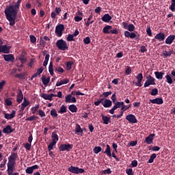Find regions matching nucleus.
Masks as SVG:
<instances>
[{
	"label": "nucleus",
	"instance_id": "obj_1",
	"mask_svg": "<svg viewBox=\"0 0 175 175\" xmlns=\"http://www.w3.org/2000/svg\"><path fill=\"white\" fill-rule=\"evenodd\" d=\"M5 17L8 21H10V27H13L16 24V18L17 17V14L18 13V10L14 8L13 5H8L4 11Z\"/></svg>",
	"mask_w": 175,
	"mask_h": 175
},
{
	"label": "nucleus",
	"instance_id": "obj_2",
	"mask_svg": "<svg viewBox=\"0 0 175 175\" xmlns=\"http://www.w3.org/2000/svg\"><path fill=\"white\" fill-rule=\"evenodd\" d=\"M56 46L59 50H62V51H65V50H68L69 49L68 44H66V41L63 39L58 40L56 42Z\"/></svg>",
	"mask_w": 175,
	"mask_h": 175
},
{
	"label": "nucleus",
	"instance_id": "obj_3",
	"mask_svg": "<svg viewBox=\"0 0 175 175\" xmlns=\"http://www.w3.org/2000/svg\"><path fill=\"white\" fill-rule=\"evenodd\" d=\"M104 154H106V155L109 157H113L116 161V162H120V159L117 157L116 155V153L114 152H112L111 153V149L110 148V145H107V148L105 152H103Z\"/></svg>",
	"mask_w": 175,
	"mask_h": 175
},
{
	"label": "nucleus",
	"instance_id": "obj_4",
	"mask_svg": "<svg viewBox=\"0 0 175 175\" xmlns=\"http://www.w3.org/2000/svg\"><path fill=\"white\" fill-rule=\"evenodd\" d=\"M68 172H70L73 174H80L84 173L85 170H84V169L83 168H79V167H75L73 165H71L70 167L68 168Z\"/></svg>",
	"mask_w": 175,
	"mask_h": 175
},
{
	"label": "nucleus",
	"instance_id": "obj_5",
	"mask_svg": "<svg viewBox=\"0 0 175 175\" xmlns=\"http://www.w3.org/2000/svg\"><path fill=\"white\" fill-rule=\"evenodd\" d=\"M155 78L152 77L151 75H148L146 77V81L144 83V88L146 87H150V85H155Z\"/></svg>",
	"mask_w": 175,
	"mask_h": 175
},
{
	"label": "nucleus",
	"instance_id": "obj_6",
	"mask_svg": "<svg viewBox=\"0 0 175 175\" xmlns=\"http://www.w3.org/2000/svg\"><path fill=\"white\" fill-rule=\"evenodd\" d=\"M73 148V144H62L59 146V150L61 152L64 151H70Z\"/></svg>",
	"mask_w": 175,
	"mask_h": 175
},
{
	"label": "nucleus",
	"instance_id": "obj_7",
	"mask_svg": "<svg viewBox=\"0 0 175 175\" xmlns=\"http://www.w3.org/2000/svg\"><path fill=\"white\" fill-rule=\"evenodd\" d=\"M125 38H130V39H135V40H140V35H136V33L129 32L125 31L124 33Z\"/></svg>",
	"mask_w": 175,
	"mask_h": 175
},
{
	"label": "nucleus",
	"instance_id": "obj_8",
	"mask_svg": "<svg viewBox=\"0 0 175 175\" xmlns=\"http://www.w3.org/2000/svg\"><path fill=\"white\" fill-rule=\"evenodd\" d=\"M65 30V26L62 24L57 25L55 27V33L58 38L62 36V31Z\"/></svg>",
	"mask_w": 175,
	"mask_h": 175
},
{
	"label": "nucleus",
	"instance_id": "obj_9",
	"mask_svg": "<svg viewBox=\"0 0 175 175\" xmlns=\"http://www.w3.org/2000/svg\"><path fill=\"white\" fill-rule=\"evenodd\" d=\"M115 105H113V107H112L111 109H110L109 111V113H110V114H114V111H116V110H117V109H122V107H124V102H120L118 101L116 103H114Z\"/></svg>",
	"mask_w": 175,
	"mask_h": 175
},
{
	"label": "nucleus",
	"instance_id": "obj_10",
	"mask_svg": "<svg viewBox=\"0 0 175 175\" xmlns=\"http://www.w3.org/2000/svg\"><path fill=\"white\" fill-rule=\"evenodd\" d=\"M14 165H16V162L8 161L7 170L8 175L13 174V172H14Z\"/></svg>",
	"mask_w": 175,
	"mask_h": 175
},
{
	"label": "nucleus",
	"instance_id": "obj_11",
	"mask_svg": "<svg viewBox=\"0 0 175 175\" xmlns=\"http://www.w3.org/2000/svg\"><path fill=\"white\" fill-rule=\"evenodd\" d=\"M126 120L132 124H137V119L133 114H129L126 116Z\"/></svg>",
	"mask_w": 175,
	"mask_h": 175
},
{
	"label": "nucleus",
	"instance_id": "obj_12",
	"mask_svg": "<svg viewBox=\"0 0 175 175\" xmlns=\"http://www.w3.org/2000/svg\"><path fill=\"white\" fill-rule=\"evenodd\" d=\"M10 49H12V46L0 45V53H3V54H9L10 53Z\"/></svg>",
	"mask_w": 175,
	"mask_h": 175
},
{
	"label": "nucleus",
	"instance_id": "obj_13",
	"mask_svg": "<svg viewBox=\"0 0 175 175\" xmlns=\"http://www.w3.org/2000/svg\"><path fill=\"white\" fill-rule=\"evenodd\" d=\"M66 103H76L77 100H76V97L72 96V94H68L65 97Z\"/></svg>",
	"mask_w": 175,
	"mask_h": 175
},
{
	"label": "nucleus",
	"instance_id": "obj_14",
	"mask_svg": "<svg viewBox=\"0 0 175 175\" xmlns=\"http://www.w3.org/2000/svg\"><path fill=\"white\" fill-rule=\"evenodd\" d=\"M150 103H152V105H163V98H156L154 99H150L149 100Z\"/></svg>",
	"mask_w": 175,
	"mask_h": 175
},
{
	"label": "nucleus",
	"instance_id": "obj_15",
	"mask_svg": "<svg viewBox=\"0 0 175 175\" xmlns=\"http://www.w3.org/2000/svg\"><path fill=\"white\" fill-rule=\"evenodd\" d=\"M4 61L7 62H14V55L13 54L3 55Z\"/></svg>",
	"mask_w": 175,
	"mask_h": 175
},
{
	"label": "nucleus",
	"instance_id": "obj_16",
	"mask_svg": "<svg viewBox=\"0 0 175 175\" xmlns=\"http://www.w3.org/2000/svg\"><path fill=\"white\" fill-rule=\"evenodd\" d=\"M154 137H155V134H150L148 137L145 139V143L147 144H152V142L154 141Z\"/></svg>",
	"mask_w": 175,
	"mask_h": 175
},
{
	"label": "nucleus",
	"instance_id": "obj_17",
	"mask_svg": "<svg viewBox=\"0 0 175 175\" xmlns=\"http://www.w3.org/2000/svg\"><path fill=\"white\" fill-rule=\"evenodd\" d=\"M23 99H24V94H23V91L21 90V89H18L17 92L16 101L18 102V103H21V102H23Z\"/></svg>",
	"mask_w": 175,
	"mask_h": 175
},
{
	"label": "nucleus",
	"instance_id": "obj_18",
	"mask_svg": "<svg viewBox=\"0 0 175 175\" xmlns=\"http://www.w3.org/2000/svg\"><path fill=\"white\" fill-rule=\"evenodd\" d=\"M136 79H137V82L135 83V85H137V87H142V81H143V74H137Z\"/></svg>",
	"mask_w": 175,
	"mask_h": 175
},
{
	"label": "nucleus",
	"instance_id": "obj_19",
	"mask_svg": "<svg viewBox=\"0 0 175 175\" xmlns=\"http://www.w3.org/2000/svg\"><path fill=\"white\" fill-rule=\"evenodd\" d=\"M14 117H16V111L14 110H12L11 113H4L5 120H13Z\"/></svg>",
	"mask_w": 175,
	"mask_h": 175
},
{
	"label": "nucleus",
	"instance_id": "obj_20",
	"mask_svg": "<svg viewBox=\"0 0 175 175\" xmlns=\"http://www.w3.org/2000/svg\"><path fill=\"white\" fill-rule=\"evenodd\" d=\"M3 133H6L9 135L10 133H13L14 132V129H12V126L8 125L3 129Z\"/></svg>",
	"mask_w": 175,
	"mask_h": 175
},
{
	"label": "nucleus",
	"instance_id": "obj_21",
	"mask_svg": "<svg viewBox=\"0 0 175 175\" xmlns=\"http://www.w3.org/2000/svg\"><path fill=\"white\" fill-rule=\"evenodd\" d=\"M154 39L156 40H159V42H163L165 40V34L164 33H159L154 36Z\"/></svg>",
	"mask_w": 175,
	"mask_h": 175
},
{
	"label": "nucleus",
	"instance_id": "obj_22",
	"mask_svg": "<svg viewBox=\"0 0 175 175\" xmlns=\"http://www.w3.org/2000/svg\"><path fill=\"white\" fill-rule=\"evenodd\" d=\"M18 158V155H17V153L12 152L11 155L8 157V162H16V159Z\"/></svg>",
	"mask_w": 175,
	"mask_h": 175
},
{
	"label": "nucleus",
	"instance_id": "obj_23",
	"mask_svg": "<svg viewBox=\"0 0 175 175\" xmlns=\"http://www.w3.org/2000/svg\"><path fill=\"white\" fill-rule=\"evenodd\" d=\"M111 16L109 14H105L102 17L101 20L104 23H110V21L111 20Z\"/></svg>",
	"mask_w": 175,
	"mask_h": 175
},
{
	"label": "nucleus",
	"instance_id": "obj_24",
	"mask_svg": "<svg viewBox=\"0 0 175 175\" xmlns=\"http://www.w3.org/2000/svg\"><path fill=\"white\" fill-rule=\"evenodd\" d=\"M51 137H52V143L55 142V144H57V142L59 140V138L58 137V135L57 134V131H55L52 133Z\"/></svg>",
	"mask_w": 175,
	"mask_h": 175
},
{
	"label": "nucleus",
	"instance_id": "obj_25",
	"mask_svg": "<svg viewBox=\"0 0 175 175\" xmlns=\"http://www.w3.org/2000/svg\"><path fill=\"white\" fill-rule=\"evenodd\" d=\"M101 117L103 121V124H105V125H109V122H111V120H110V117L105 116L103 114L101 115Z\"/></svg>",
	"mask_w": 175,
	"mask_h": 175
},
{
	"label": "nucleus",
	"instance_id": "obj_26",
	"mask_svg": "<svg viewBox=\"0 0 175 175\" xmlns=\"http://www.w3.org/2000/svg\"><path fill=\"white\" fill-rule=\"evenodd\" d=\"M175 39L174 35H170L166 39H165V44H172L173 43V41Z\"/></svg>",
	"mask_w": 175,
	"mask_h": 175
},
{
	"label": "nucleus",
	"instance_id": "obj_27",
	"mask_svg": "<svg viewBox=\"0 0 175 175\" xmlns=\"http://www.w3.org/2000/svg\"><path fill=\"white\" fill-rule=\"evenodd\" d=\"M75 134L81 135V136H83V129H81V126L80 124H77L75 126Z\"/></svg>",
	"mask_w": 175,
	"mask_h": 175
},
{
	"label": "nucleus",
	"instance_id": "obj_28",
	"mask_svg": "<svg viewBox=\"0 0 175 175\" xmlns=\"http://www.w3.org/2000/svg\"><path fill=\"white\" fill-rule=\"evenodd\" d=\"M69 83V79H64L62 80L57 81L55 85V87H61V85H63V84H68Z\"/></svg>",
	"mask_w": 175,
	"mask_h": 175
},
{
	"label": "nucleus",
	"instance_id": "obj_29",
	"mask_svg": "<svg viewBox=\"0 0 175 175\" xmlns=\"http://www.w3.org/2000/svg\"><path fill=\"white\" fill-rule=\"evenodd\" d=\"M112 105H113V102H111L110 99L106 98L104 101V103H103V107H105V108L111 107Z\"/></svg>",
	"mask_w": 175,
	"mask_h": 175
},
{
	"label": "nucleus",
	"instance_id": "obj_30",
	"mask_svg": "<svg viewBox=\"0 0 175 175\" xmlns=\"http://www.w3.org/2000/svg\"><path fill=\"white\" fill-rule=\"evenodd\" d=\"M43 72V67H40V68H38L37 70V72L34 73L31 78V80H33V79H35V77H38V76L40 75L41 73Z\"/></svg>",
	"mask_w": 175,
	"mask_h": 175
},
{
	"label": "nucleus",
	"instance_id": "obj_31",
	"mask_svg": "<svg viewBox=\"0 0 175 175\" xmlns=\"http://www.w3.org/2000/svg\"><path fill=\"white\" fill-rule=\"evenodd\" d=\"M163 75H165V72L159 71L154 72V75L157 80H162V79H163Z\"/></svg>",
	"mask_w": 175,
	"mask_h": 175
},
{
	"label": "nucleus",
	"instance_id": "obj_32",
	"mask_svg": "<svg viewBox=\"0 0 175 175\" xmlns=\"http://www.w3.org/2000/svg\"><path fill=\"white\" fill-rule=\"evenodd\" d=\"M112 28H113V27H111L110 25H106L103 29V33H105L107 35H110V31H111V29H112Z\"/></svg>",
	"mask_w": 175,
	"mask_h": 175
},
{
	"label": "nucleus",
	"instance_id": "obj_33",
	"mask_svg": "<svg viewBox=\"0 0 175 175\" xmlns=\"http://www.w3.org/2000/svg\"><path fill=\"white\" fill-rule=\"evenodd\" d=\"M173 53H174L173 49H169V51H163V54L165 58H167L168 57H170V55H172V54H173Z\"/></svg>",
	"mask_w": 175,
	"mask_h": 175
},
{
	"label": "nucleus",
	"instance_id": "obj_34",
	"mask_svg": "<svg viewBox=\"0 0 175 175\" xmlns=\"http://www.w3.org/2000/svg\"><path fill=\"white\" fill-rule=\"evenodd\" d=\"M41 80L44 85H47L50 83V77H46V76H42Z\"/></svg>",
	"mask_w": 175,
	"mask_h": 175
},
{
	"label": "nucleus",
	"instance_id": "obj_35",
	"mask_svg": "<svg viewBox=\"0 0 175 175\" xmlns=\"http://www.w3.org/2000/svg\"><path fill=\"white\" fill-rule=\"evenodd\" d=\"M105 100H106L105 97L100 98L99 99H97V100L94 102V105H95V106H99L100 103H101V105H103V103H105V102H103V101H105Z\"/></svg>",
	"mask_w": 175,
	"mask_h": 175
},
{
	"label": "nucleus",
	"instance_id": "obj_36",
	"mask_svg": "<svg viewBox=\"0 0 175 175\" xmlns=\"http://www.w3.org/2000/svg\"><path fill=\"white\" fill-rule=\"evenodd\" d=\"M49 72L51 76L54 75V66L53 65V62H51L49 66Z\"/></svg>",
	"mask_w": 175,
	"mask_h": 175
},
{
	"label": "nucleus",
	"instance_id": "obj_37",
	"mask_svg": "<svg viewBox=\"0 0 175 175\" xmlns=\"http://www.w3.org/2000/svg\"><path fill=\"white\" fill-rule=\"evenodd\" d=\"M68 109L70 110V111H71V113H77V107H76L75 105H70L68 107Z\"/></svg>",
	"mask_w": 175,
	"mask_h": 175
},
{
	"label": "nucleus",
	"instance_id": "obj_38",
	"mask_svg": "<svg viewBox=\"0 0 175 175\" xmlns=\"http://www.w3.org/2000/svg\"><path fill=\"white\" fill-rule=\"evenodd\" d=\"M66 64V70H72V65H73V62L68 61L65 63Z\"/></svg>",
	"mask_w": 175,
	"mask_h": 175
},
{
	"label": "nucleus",
	"instance_id": "obj_39",
	"mask_svg": "<svg viewBox=\"0 0 175 175\" xmlns=\"http://www.w3.org/2000/svg\"><path fill=\"white\" fill-rule=\"evenodd\" d=\"M68 111L67 107L65 105H62L60 109L58 111V113L60 114H64Z\"/></svg>",
	"mask_w": 175,
	"mask_h": 175
},
{
	"label": "nucleus",
	"instance_id": "obj_40",
	"mask_svg": "<svg viewBox=\"0 0 175 175\" xmlns=\"http://www.w3.org/2000/svg\"><path fill=\"white\" fill-rule=\"evenodd\" d=\"M169 9L171 12H175V0H171V5Z\"/></svg>",
	"mask_w": 175,
	"mask_h": 175
},
{
	"label": "nucleus",
	"instance_id": "obj_41",
	"mask_svg": "<svg viewBox=\"0 0 175 175\" xmlns=\"http://www.w3.org/2000/svg\"><path fill=\"white\" fill-rule=\"evenodd\" d=\"M38 118H39V117H38L36 116H32L30 117H27L25 119V121H36V120H38Z\"/></svg>",
	"mask_w": 175,
	"mask_h": 175
},
{
	"label": "nucleus",
	"instance_id": "obj_42",
	"mask_svg": "<svg viewBox=\"0 0 175 175\" xmlns=\"http://www.w3.org/2000/svg\"><path fill=\"white\" fill-rule=\"evenodd\" d=\"M51 116L53 118L58 117V113H57V110H55V109H52L51 110Z\"/></svg>",
	"mask_w": 175,
	"mask_h": 175
},
{
	"label": "nucleus",
	"instance_id": "obj_43",
	"mask_svg": "<svg viewBox=\"0 0 175 175\" xmlns=\"http://www.w3.org/2000/svg\"><path fill=\"white\" fill-rule=\"evenodd\" d=\"M41 98H43V99H45V100H51V98H50V95L47 94H41Z\"/></svg>",
	"mask_w": 175,
	"mask_h": 175
},
{
	"label": "nucleus",
	"instance_id": "obj_44",
	"mask_svg": "<svg viewBox=\"0 0 175 175\" xmlns=\"http://www.w3.org/2000/svg\"><path fill=\"white\" fill-rule=\"evenodd\" d=\"M155 158H157V154L153 153L150 156V159H149V160L148 161V163H152V162H154V159H155Z\"/></svg>",
	"mask_w": 175,
	"mask_h": 175
},
{
	"label": "nucleus",
	"instance_id": "obj_45",
	"mask_svg": "<svg viewBox=\"0 0 175 175\" xmlns=\"http://www.w3.org/2000/svg\"><path fill=\"white\" fill-rule=\"evenodd\" d=\"M55 72H59V73H64L65 70L61 66H55Z\"/></svg>",
	"mask_w": 175,
	"mask_h": 175
},
{
	"label": "nucleus",
	"instance_id": "obj_46",
	"mask_svg": "<svg viewBox=\"0 0 175 175\" xmlns=\"http://www.w3.org/2000/svg\"><path fill=\"white\" fill-rule=\"evenodd\" d=\"M93 151L94 154H99V152L102 151V148L100 146H95L94 148L93 149Z\"/></svg>",
	"mask_w": 175,
	"mask_h": 175
},
{
	"label": "nucleus",
	"instance_id": "obj_47",
	"mask_svg": "<svg viewBox=\"0 0 175 175\" xmlns=\"http://www.w3.org/2000/svg\"><path fill=\"white\" fill-rule=\"evenodd\" d=\"M19 60L21 61V64H25L27 62V57L24 55H21L19 57Z\"/></svg>",
	"mask_w": 175,
	"mask_h": 175
},
{
	"label": "nucleus",
	"instance_id": "obj_48",
	"mask_svg": "<svg viewBox=\"0 0 175 175\" xmlns=\"http://www.w3.org/2000/svg\"><path fill=\"white\" fill-rule=\"evenodd\" d=\"M111 92H105L101 95H100V98H102V96H104V98H107L109 96V95H111Z\"/></svg>",
	"mask_w": 175,
	"mask_h": 175
},
{
	"label": "nucleus",
	"instance_id": "obj_49",
	"mask_svg": "<svg viewBox=\"0 0 175 175\" xmlns=\"http://www.w3.org/2000/svg\"><path fill=\"white\" fill-rule=\"evenodd\" d=\"M150 95L152 96H157L158 95V89L157 88H154L151 90Z\"/></svg>",
	"mask_w": 175,
	"mask_h": 175
},
{
	"label": "nucleus",
	"instance_id": "obj_50",
	"mask_svg": "<svg viewBox=\"0 0 175 175\" xmlns=\"http://www.w3.org/2000/svg\"><path fill=\"white\" fill-rule=\"evenodd\" d=\"M75 37L73 36L72 34H68V36L66 38V40L68 42H75Z\"/></svg>",
	"mask_w": 175,
	"mask_h": 175
},
{
	"label": "nucleus",
	"instance_id": "obj_51",
	"mask_svg": "<svg viewBox=\"0 0 175 175\" xmlns=\"http://www.w3.org/2000/svg\"><path fill=\"white\" fill-rule=\"evenodd\" d=\"M165 79H167V83H168V84H173V79H172V77H170V75H167L165 76Z\"/></svg>",
	"mask_w": 175,
	"mask_h": 175
},
{
	"label": "nucleus",
	"instance_id": "obj_52",
	"mask_svg": "<svg viewBox=\"0 0 175 175\" xmlns=\"http://www.w3.org/2000/svg\"><path fill=\"white\" fill-rule=\"evenodd\" d=\"M131 106H132L131 105H125V103H124L123 107L121 109V111H126V110H129V109H131Z\"/></svg>",
	"mask_w": 175,
	"mask_h": 175
},
{
	"label": "nucleus",
	"instance_id": "obj_53",
	"mask_svg": "<svg viewBox=\"0 0 175 175\" xmlns=\"http://www.w3.org/2000/svg\"><path fill=\"white\" fill-rule=\"evenodd\" d=\"M39 109V105H36L35 107H31V111L32 114H35L36 111Z\"/></svg>",
	"mask_w": 175,
	"mask_h": 175
},
{
	"label": "nucleus",
	"instance_id": "obj_54",
	"mask_svg": "<svg viewBox=\"0 0 175 175\" xmlns=\"http://www.w3.org/2000/svg\"><path fill=\"white\" fill-rule=\"evenodd\" d=\"M22 0H18L16 3L13 5L14 8H15L17 10H19L20 9V5L21 3Z\"/></svg>",
	"mask_w": 175,
	"mask_h": 175
},
{
	"label": "nucleus",
	"instance_id": "obj_55",
	"mask_svg": "<svg viewBox=\"0 0 175 175\" xmlns=\"http://www.w3.org/2000/svg\"><path fill=\"white\" fill-rule=\"evenodd\" d=\"M29 105V102L27 98H24L23 103L21 104V106H23V107H27Z\"/></svg>",
	"mask_w": 175,
	"mask_h": 175
},
{
	"label": "nucleus",
	"instance_id": "obj_56",
	"mask_svg": "<svg viewBox=\"0 0 175 175\" xmlns=\"http://www.w3.org/2000/svg\"><path fill=\"white\" fill-rule=\"evenodd\" d=\"M25 172L27 174H32L33 173V170L32 169V167H27Z\"/></svg>",
	"mask_w": 175,
	"mask_h": 175
},
{
	"label": "nucleus",
	"instance_id": "obj_57",
	"mask_svg": "<svg viewBox=\"0 0 175 175\" xmlns=\"http://www.w3.org/2000/svg\"><path fill=\"white\" fill-rule=\"evenodd\" d=\"M55 142L50 143L48 146V150L49 151H51V150H53V147L56 145Z\"/></svg>",
	"mask_w": 175,
	"mask_h": 175
},
{
	"label": "nucleus",
	"instance_id": "obj_58",
	"mask_svg": "<svg viewBox=\"0 0 175 175\" xmlns=\"http://www.w3.org/2000/svg\"><path fill=\"white\" fill-rule=\"evenodd\" d=\"M84 44H90L91 43V38L90 37H86L83 39Z\"/></svg>",
	"mask_w": 175,
	"mask_h": 175
},
{
	"label": "nucleus",
	"instance_id": "obj_59",
	"mask_svg": "<svg viewBox=\"0 0 175 175\" xmlns=\"http://www.w3.org/2000/svg\"><path fill=\"white\" fill-rule=\"evenodd\" d=\"M127 29L129 32H133L135 31V25L133 24H129Z\"/></svg>",
	"mask_w": 175,
	"mask_h": 175
},
{
	"label": "nucleus",
	"instance_id": "obj_60",
	"mask_svg": "<svg viewBox=\"0 0 175 175\" xmlns=\"http://www.w3.org/2000/svg\"><path fill=\"white\" fill-rule=\"evenodd\" d=\"M146 33L148 36H152V32L151 31V27L150 26L147 27Z\"/></svg>",
	"mask_w": 175,
	"mask_h": 175
},
{
	"label": "nucleus",
	"instance_id": "obj_61",
	"mask_svg": "<svg viewBox=\"0 0 175 175\" xmlns=\"http://www.w3.org/2000/svg\"><path fill=\"white\" fill-rule=\"evenodd\" d=\"M5 103L7 105V106H12V105H13V102L10 100V98H6L5 100Z\"/></svg>",
	"mask_w": 175,
	"mask_h": 175
},
{
	"label": "nucleus",
	"instance_id": "obj_62",
	"mask_svg": "<svg viewBox=\"0 0 175 175\" xmlns=\"http://www.w3.org/2000/svg\"><path fill=\"white\" fill-rule=\"evenodd\" d=\"M125 73L127 76L132 73V68H131V66H127V68L125 70Z\"/></svg>",
	"mask_w": 175,
	"mask_h": 175
},
{
	"label": "nucleus",
	"instance_id": "obj_63",
	"mask_svg": "<svg viewBox=\"0 0 175 175\" xmlns=\"http://www.w3.org/2000/svg\"><path fill=\"white\" fill-rule=\"evenodd\" d=\"M126 173L128 175H133V170H132L131 168L126 169Z\"/></svg>",
	"mask_w": 175,
	"mask_h": 175
},
{
	"label": "nucleus",
	"instance_id": "obj_64",
	"mask_svg": "<svg viewBox=\"0 0 175 175\" xmlns=\"http://www.w3.org/2000/svg\"><path fill=\"white\" fill-rule=\"evenodd\" d=\"M30 42L31 43H36V37L35 36H30Z\"/></svg>",
	"mask_w": 175,
	"mask_h": 175
}]
</instances>
